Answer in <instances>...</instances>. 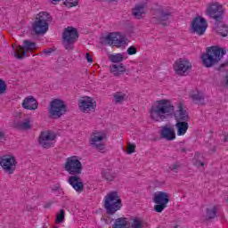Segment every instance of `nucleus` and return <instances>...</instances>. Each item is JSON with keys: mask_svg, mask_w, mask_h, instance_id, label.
Returning <instances> with one entry per match:
<instances>
[{"mask_svg": "<svg viewBox=\"0 0 228 228\" xmlns=\"http://www.w3.org/2000/svg\"><path fill=\"white\" fill-rule=\"evenodd\" d=\"M150 117L155 122H165L174 117L176 122H188L190 117L184 110V103L178 102L176 110L172 101L161 99L154 102L150 109Z\"/></svg>", "mask_w": 228, "mask_h": 228, "instance_id": "f257e3e1", "label": "nucleus"}, {"mask_svg": "<svg viewBox=\"0 0 228 228\" xmlns=\"http://www.w3.org/2000/svg\"><path fill=\"white\" fill-rule=\"evenodd\" d=\"M64 170L70 175L68 179V183L72 186L73 190H75L77 193L84 191L85 183H83V180H81V177H79L83 170V164L78 160L77 156H72L66 159Z\"/></svg>", "mask_w": 228, "mask_h": 228, "instance_id": "f03ea898", "label": "nucleus"}, {"mask_svg": "<svg viewBox=\"0 0 228 228\" xmlns=\"http://www.w3.org/2000/svg\"><path fill=\"white\" fill-rule=\"evenodd\" d=\"M122 199L117 191H110L103 198V208L110 216L115 215L117 211L122 209Z\"/></svg>", "mask_w": 228, "mask_h": 228, "instance_id": "7ed1b4c3", "label": "nucleus"}, {"mask_svg": "<svg viewBox=\"0 0 228 228\" xmlns=\"http://www.w3.org/2000/svg\"><path fill=\"white\" fill-rule=\"evenodd\" d=\"M225 52L218 46H211L207 48V52L201 55V60L204 67L209 69L216 65L222 58H224Z\"/></svg>", "mask_w": 228, "mask_h": 228, "instance_id": "20e7f679", "label": "nucleus"}, {"mask_svg": "<svg viewBox=\"0 0 228 228\" xmlns=\"http://www.w3.org/2000/svg\"><path fill=\"white\" fill-rule=\"evenodd\" d=\"M79 38V33L77 28L74 27H68L64 28L62 33V44L67 51H72L74 49V44L77 42Z\"/></svg>", "mask_w": 228, "mask_h": 228, "instance_id": "39448f33", "label": "nucleus"}, {"mask_svg": "<svg viewBox=\"0 0 228 228\" xmlns=\"http://www.w3.org/2000/svg\"><path fill=\"white\" fill-rule=\"evenodd\" d=\"M151 19L154 24H161V26H168L172 19V11L170 8L160 7L151 12Z\"/></svg>", "mask_w": 228, "mask_h": 228, "instance_id": "423d86ee", "label": "nucleus"}, {"mask_svg": "<svg viewBox=\"0 0 228 228\" xmlns=\"http://www.w3.org/2000/svg\"><path fill=\"white\" fill-rule=\"evenodd\" d=\"M89 142L94 149L100 151V152H104L106 151L104 142H108V134L104 131L95 130L92 133Z\"/></svg>", "mask_w": 228, "mask_h": 228, "instance_id": "0eeeda50", "label": "nucleus"}, {"mask_svg": "<svg viewBox=\"0 0 228 228\" xmlns=\"http://www.w3.org/2000/svg\"><path fill=\"white\" fill-rule=\"evenodd\" d=\"M49 117L53 119L61 118L67 113V104L61 99H54L50 102V108L48 109Z\"/></svg>", "mask_w": 228, "mask_h": 228, "instance_id": "6e6552de", "label": "nucleus"}, {"mask_svg": "<svg viewBox=\"0 0 228 228\" xmlns=\"http://www.w3.org/2000/svg\"><path fill=\"white\" fill-rule=\"evenodd\" d=\"M153 202L157 204L154 206L156 213H163L168 205V202H170V196H168V193L167 192L159 191L154 194Z\"/></svg>", "mask_w": 228, "mask_h": 228, "instance_id": "1a4fd4ad", "label": "nucleus"}, {"mask_svg": "<svg viewBox=\"0 0 228 228\" xmlns=\"http://www.w3.org/2000/svg\"><path fill=\"white\" fill-rule=\"evenodd\" d=\"M17 159L12 155H4L0 159V167L5 174H13L17 170Z\"/></svg>", "mask_w": 228, "mask_h": 228, "instance_id": "9d476101", "label": "nucleus"}, {"mask_svg": "<svg viewBox=\"0 0 228 228\" xmlns=\"http://www.w3.org/2000/svg\"><path fill=\"white\" fill-rule=\"evenodd\" d=\"M206 13L214 20L219 22L224 17V5L218 2L211 3L207 6Z\"/></svg>", "mask_w": 228, "mask_h": 228, "instance_id": "9b49d317", "label": "nucleus"}, {"mask_svg": "<svg viewBox=\"0 0 228 228\" xmlns=\"http://www.w3.org/2000/svg\"><path fill=\"white\" fill-rule=\"evenodd\" d=\"M105 42L112 47H122L127 44V38L119 32H111L105 37Z\"/></svg>", "mask_w": 228, "mask_h": 228, "instance_id": "f8f14e48", "label": "nucleus"}, {"mask_svg": "<svg viewBox=\"0 0 228 228\" xmlns=\"http://www.w3.org/2000/svg\"><path fill=\"white\" fill-rule=\"evenodd\" d=\"M35 49H37V43L31 42L29 40H24L23 46L19 45L16 48L14 56L17 58V60H22L28 56V51H35Z\"/></svg>", "mask_w": 228, "mask_h": 228, "instance_id": "ddd939ff", "label": "nucleus"}, {"mask_svg": "<svg viewBox=\"0 0 228 228\" xmlns=\"http://www.w3.org/2000/svg\"><path fill=\"white\" fill-rule=\"evenodd\" d=\"M54 140H56V134L51 130H47L41 132L38 137V143L43 149H51Z\"/></svg>", "mask_w": 228, "mask_h": 228, "instance_id": "4468645a", "label": "nucleus"}, {"mask_svg": "<svg viewBox=\"0 0 228 228\" xmlns=\"http://www.w3.org/2000/svg\"><path fill=\"white\" fill-rule=\"evenodd\" d=\"M191 29L196 35L202 36L208 29V20L202 16L195 17L191 21Z\"/></svg>", "mask_w": 228, "mask_h": 228, "instance_id": "2eb2a0df", "label": "nucleus"}, {"mask_svg": "<svg viewBox=\"0 0 228 228\" xmlns=\"http://www.w3.org/2000/svg\"><path fill=\"white\" fill-rule=\"evenodd\" d=\"M191 63L186 59H180L175 61L174 65V69L175 74L178 76H187V74L191 70Z\"/></svg>", "mask_w": 228, "mask_h": 228, "instance_id": "dca6fc26", "label": "nucleus"}, {"mask_svg": "<svg viewBox=\"0 0 228 228\" xmlns=\"http://www.w3.org/2000/svg\"><path fill=\"white\" fill-rule=\"evenodd\" d=\"M160 135L164 140L173 142V140H175V129H174V126H162Z\"/></svg>", "mask_w": 228, "mask_h": 228, "instance_id": "f3484780", "label": "nucleus"}, {"mask_svg": "<svg viewBox=\"0 0 228 228\" xmlns=\"http://www.w3.org/2000/svg\"><path fill=\"white\" fill-rule=\"evenodd\" d=\"M32 28L36 35H44L49 29V23L36 20Z\"/></svg>", "mask_w": 228, "mask_h": 228, "instance_id": "a211bd4d", "label": "nucleus"}, {"mask_svg": "<svg viewBox=\"0 0 228 228\" xmlns=\"http://www.w3.org/2000/svg\"><path fill=\"white\" fill-rule=\"evenodd\" d=\"M22 108L24 110H37L38 109V102H37V99L33 96H28L25 98L21 103Z\"/></svg>", "mask_w": 228, "mask_h": 228, "instance_id": "6ab92c4d", "label": "nucleus"}, {"mask_svg": "<svg viewBox=\"0 0 228 228\" xmlns=\"http://www.w3.org/2000/svg\"><path fill=\"white\" fill-rule=\"evenodd\" d=\"M175 127L176 128L177 136H184L188 132L190 125L188 121H178L175 123Z\"/></svg>", "mask_w": 228, "mask_h": 228, "instance_id": "aec40b11", "label": "nucleus"}, {"mask_svg": "<svg viewBox=\"0 0 228 228\" xmlns=\"http://www.w3.org/2000/svg\"><path fill=\"white\" fill-rule=\"evenodd\" d=\"M191 99L194 104L202 106L205 104L204 94L199 91L191 94Z\"/></svg>", "mask_w": 228, "mask_h": 228, "instance_id": "412c9836", "label": "nucleus"}, {"mask_svg": "<svg viewBox=\"0 0 228 228\" xmlns=\"http://www.w3.org/2000/svg\"><path fill=\"white\" fill-rule=\"evenodd\" d=\"M101 174L104 181H108L109 183L115 181V173H113L111 168L102 169Z\"/></svg>", "mask_w": 228, "mask_h": 228, "instance_id": "4be33fe9", "label": "nucleus"}, {"mask_svg": "<svg viewBox=\"0 0 228 228\" xmlns=\"http://www.w3.org/2000/svg\"><path fill=\"white\" fill-rule=\"evenodd\" d=\"M112 228H129V221L126 217H118L112 224Z\"/></svg>", "mask_w": 228, "mask_h": 228, "instance_id": "5701e85b", "label": "nucleus"}, {"mask_svg": "<svg viewBox=\"0 0 228 228\" xmlns=\"http://www.w3.org/2000/svg\"><path fill=\"white\" fill-rule=\"evenodd\" d=\"M113 99L116 104H122V102L127 101V94L124 92H116L113 94Z\"/></svg>", "mask_w": 228, "mask_h": 228, "instance_id": "b1692460", "label": "nucleus"}, {"mask_svg": "<svg viewBox=\"0 0 228 228\" xmlns=\"http://www.w3.org/2000/svg\"><path fill=\"white\" fill-rule=\"evenodd\" d=\"M97 108V102L94 98L86 96V113H94Z\"/></svg>", "mask_w": 228, "mask_h": 228, "instance_id": "393cba45", "label": "nucleus"}, {"mask_svg": "<svg viewBox=\"0 0 228 228\" xmlns=\"http://www.w3.org/2000/svg\"><path fill=\"white\" fill-rule=\"evenodd\" d=\"M36 20H39L41 22H45L49 24L53 20V17L47 12H41L37 14Z\"/></svg>", "mask_w": 228, "mask_h": 228, "instance_id": "a878e982", "label": "nucleus"}, {"mask_svg": "<svg viewBox=\"0 0 228 228\" xmlns=\"http://www.w3.org/2000/svg\"><path fill=\"white\" fill-rule=\"evenodd\" d=\"M132 13L135 19H142V15L145 13V6L143 4H136Z\"/></svg>", "mask_w": 228, "mask_h": 228, "instance_id": "bb28decb", "label": "nucleus"}, {"mask_svg": "<svg viewBox=\"0 0 228 228\" xmlns=\"http://www.w3.org/2000/svg\"><path fill=\"white\" fill-rule=\"evenodd\" d=\"M110 72L114 74V76H120L122 72H126V66H124V64H114L110 69Z\"/></svg>", "mask_w": 228, "mask_h": 228, "instance_id": "cd10ccee", "label": "nucleus"}, {"mask_svg": "<svg viewBox=\"0 0 228 228\" xmlns=\"http://www.w3.org/2000/svg\"><path fill=\"white\" fill-rule=\"evenodd\" d=\"M17 127L22 131H29L31 129V120L25 118L21 123H18Z\"/></svg>", "mask_w": 228, "mask_h": 228, "instance_id": "c85d7f7f", "label": "nucleus"}, {"mask_svg": "<svg viewBox=\"0 0 228 228\" xmlns=\"http://www.w3.org/2000/svg\"><path fill=\"white\" fill-rule=\"evenodd\" d=\"M109 60L112 63H121L124 61V53H112L109 55Z\"/></svg>", "mask_w": 228, "mask_h": 228, "instance_id": "c756f323", "label": "nucleus"}, {"mask_svg": "<svg viewBox=\"0 0 228 228\" xmlns=\"http://www.w3.org/2000/svg\"><path fill=\"white\" fill-rule=\"evenodd\" d=\"M145 221L142 220L141 218L134 217L132 220L131 228H145Z\"/></svg>", "mask_w": 228, "mask_h": 228, "instance_id": "7c9ffc66", "label": "nucleus"}, {"mask_svg": "<svg viewBox=\"0 0 228 228\" xmlns=\"http://www.w3.org/2000/svg\"><path fill=\"white\" fill-rule=\"evenodd\" d=\"M216 217V207H213L211 208L207 209V218L208 220H213V218Z\"/></svg>", "mask_w": 228, "mask_h": 228, "instance_id": "2f4dec72", "label": "nucleus"}, {"mask_svg": "<svg viewBox=\"0 0 228 228\" xmlns=\"http://www.w3.org/2000/svg\"><path fill=\"white\" fill-rule=\"evenodd\" d=\"M78 109L80 111H83L85 113L86 111V98L82 97V99L78 100Z\"/></svg>", "mask_w": 228, "mask_h": 228, "instance_id": "473e14b6", "label": "nucleus"}, {"mask_svg": "<svg viewBox=\"0 0 228 228\" xmlns=\"http://www.w3.org/2000/svg\"><path fill=\"white\" fill-rule=\"evenodd\" d=\"M63 220H65V210L61 209L60 212L57 214L55 223L61 224V222H63Z\"/></svg>", "mask_w": 228, "mask_h": 228, "instance_id": "72a5a7b5", "label": "nucleus"}, {"mask_svg": "<svg viewBox=\"0 0 228 228\" xmlns=\"http://www.w3.org/2000/svg\"><path fill=\"white\" fill-rule=\"evenodd\" d=\"M7 88L8 86H6V82L0 78V95H3V94H6Z\"/></svg>", "mask_w": 228, "mask_h": 228, "instance_id": "f704fd0d", "label": "nucleus"}, {"mask_svg": "<svg viewBox=\"0 0 228 228\" xmlns=\"http://www.w3.org/2000/svg\"><path fill=\"white\" fill-rule=\"evenodd\" d=\"M218 33L220 37H225L228 35V28L225 25H223L219 29Z\"/></svg>", "mask_w": 228, "mask_h": 228, "instance_id": "c9c22d12", "label": "nucleus"}, {"mask_svg": "<svg viewBox=\"0 0 228 228\" xmlns=\"http://www.w3.org/2000/svg\"><path fill=\"white\" fill-rule=\"evenodd\" d=\"M64 4L68 8H73V6H77V0H65Z\"/></svg>", "mask_w": 228, "mask_h": 228, "instance_id": "e433bc0d", "label": "nucleus"}, {"mask_svg": "<svg viewBox=\"0 0 228 228\" xmlns=\"http://www.w3.org/2000/svg\"><path fill=\"white\" fill-rule=\"evenodd\" d=\"M126 53H127V54H129V56H133V55L136 54V53H138V50L136 49V47L132 45L127 48Z\"/></svg>", "mask_w": 228, "mask_h": 228, "instance_id": "4c0bfd02", "label": "nucleus"}, {"mask_svg": "<svg viewBox=\"0 0 228 228\" xmlns=\"http://www.w3.org/2000/svg\"><path fill=\"white\" fill-rule=\"evenodd\" d=\"M135 149H136V146L134 144H129L126 151L127 154H133Z\"/></svg>", "mask_w": 228, "mask_h": 228, "instance_id": "58836bf2", "label": "nucleus"}, {"mask_svg": "<svg viewBox=\"0 0 228 228\" xmlns=\"http://www.w3.org/2000/svg\"><path fill=\"white\" fill-rule=\"evenodd\" d=\"M0 142L2 143H4V142H6V134L3 131H0Z\"/></svg>", "mask_w": 228, "mask_h": 228, "instance_id": "ea45409f", "label": "nucleus"}, {"mask_svg": "<svg viewBox=\"0 0 228 228\" xmlns=\"http://www.w3.org/2000/svg\"><path fill=\"white\" fill-rule=\"evenodd\" d=\"M170 170H172L173 172H177V170H179V164L178 163H175L170 167Z\"/></svg>", "mask_w": 228, "mask_h": 228, "instance_id": "a19ab883", "label": "nucleus"}, {"mask_svg": "<svg viewBox=\"0 0 228 228\" xmlns=\"http://www.w3.org/2000/svg\"><path fill=\"white\" fill-rule=\"evenodd\" d=\"M86 61H88V63H94V59L92 58V55H90L89 53H86Z\"/></svg>", "mask_w": 228, "mask_h": 228, "instance_id": "79ce46f5", "label": "nucleus"}, {"mask_svg": "<svg viewBox=\"0 0 228 228\" xmlns=\"http://www.w3.org/2000/svg\"><path fill=\"white\" fill-rule=\"evenodd\" d=\"M194 167H204V162H193Z\"/></svg>", "mask_w": 228, "mask_h": 228, "instance_id": "37998d69", "label": "nucleus"}, {"mask_svg": "<svg viewBox=\"0 0 228 228\" xmlns=\"http://www.w3.org/2000/svg\"><path fill=\"white\" fill-rule=\"evenodd\" d=\"M44 53L45 54H51V53H53V48H49L48 50H45Z\"/></svg>", "mask_w": 228, "mask_h": 228, "instance_id": "c03bdc74", "label": "nucleus"}, {"mask_svg": "<svg viewBox=\"0 0 228 228\" xmlns=\"http://www.w3.org/2000/svg\"><path fill=\"white\" fill-rule=\"evenodd\" d=\"M60 190V185H55L54 188L52 189L53 191H58Z\"/></svg>", "mask_w": 228, "mask_h": 228, "instance_id": "a18cd8bd", "label": "nucleus"}, {"mask_svg": "<svg viewBox=\"0 0 228 228\" xmlns=\"http://www.w3.org/2000/svg\"><path fill=\"white\" fill-rule=\"evenodd\" d=\"M224 86H228V75L224 77Z\"/></svg>", "mask_w": 228, "mask_h": 228, "instance_id": "49530a36", "label": "nucleus"}, {"mask_svg": "<svg viewBox=\"0 0 228 228\" xmlns=\"http://www.w3.org/2000/svg\"><path fill=\"white\" fill-rule=\"evenodd\" d=\"M224 142H228V134H224Z\"/></svg>", "mask_w": 228, "mask_h": 228, "instance_id": "de8ad7c7", "label": "nucleus"}, {"mask_svg": "<svg viewBox=\"0 0 228 228\" xmlns=\"http://www.w3.org/2000/svg\"><path fill=\"white\" fill-rule=\"evenodd\" d=\"M102 220H105V224H110V221H108V219H106L105 217H102Z\"/></svg>", "mask_w": 228, "mask_h": 228, "instance_id": "09e8293b", "label": "nucleus"}, {"mask_svg": "<svg viewBox=\"0 0 228 228\" xmlns=\"http://www.w3.org/2000/svg\"><path fill=\"white\" fill-rule=\"evenodd\" d=\"M52 1H53V3H58V2H60L61 0H52Z\"/></svg>", "mask_w": 228, "mask_h": 228, "instance_id": "8fccbe9b", "label": "nucleus"}, {"mask_svg": "<svg viewBox=\"0 0 228 228\" xmlns=\"http://www.w3.org/2000/svg\"><path fill=\"white\" fill-rule=\"evenodd\" d=\"M215 151H216V149L215 147H213L212 152H215Z\"/></svg>", "mask_w": 228, "mask_h": 228, "instance_id": "3c124183", "label": "nucleus"}, {"mask_svg": "<svg viewBox=\"0 0 228 228\" xmlns=\"http://www.w3.org/2000/svg\"><path fill=\"white\" fill-rule=\"evenodd\" d=\"M177 227H178V225H177V224H175V225H174V226H173V228H177Z\"/></svg>", "mask_w": 228, "mask_h": 228, "instance_id": "603ef678", "label": "nucleus"}, {"mask_svg": "<svg viewBox=\"0 0 228 228\" xmlns=\"http://www.w3.org/2000/svg\"><path fill=\"white\" fill-rule=\"evenodd\" d=\"M107 1H109V3H113V0H107Z\"/></svg>", "mask_w": 228, "mask_h": 228, "instance_id": "864d4df0", "label": "nucleus"}, {"mask_svg": "<svg viewBox=\"0 0 228 228\" xmlns=\"http://www.w3.org/2000/svg\"><path fill=\"white\" fill-rule=\"evenodd\" d=\"M92 188H94V187H90L89 190H92Z\"/></svg>", "mask_w": 228, "mask_h": 228, "instance_id": "5fc2aeb1", "label": "nucleus"}, {"mask_svg": "<svg viewBox=\"0 0 228 228\" xmlns=\"http://www.w3.org/2000/svg\"><path fill=\"white\" fill-rule=\"evenodd\" d=\"M54 228H58V226H55Z\"/></svg>", "mask_w": 228, "mask_h": 228, "instance_id": "6e6d98bb", "label": "nucleus"}]
</instances>
